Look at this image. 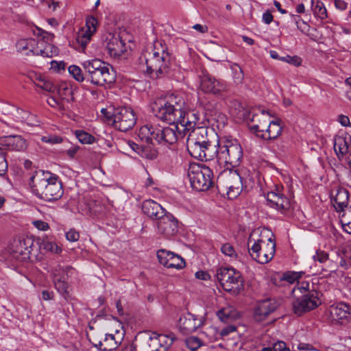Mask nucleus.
<instances>
[{
	"mask_svg": "<svg viewBox=\"0 0 351 351\" xmlns=\"http://www.w3.org/2000/svg\"><path fill=\"white\" fill-rule=\"evenodd\" d=\"M185 106L184 98L179 95L171 94L156 99L151 106L154 114L169 125L146 124L140 128L138 137L147 143L170 145L189 132L186 144H212L207 136V128L195 127L199 119V114L194 110H186Z\"/></svg>",
	"mask_w": 351,
	"mask_h": 351,
	"instance_id": "nucleus-1",
	"label": "nucleus"
},
{
	"mask_svg": "<svg viewBox=\"0 0 351 351\" xmlns=\"http://www.w3.org/2000/svg\"><path fill=\"white\" fill-rule=\"evenodd\" d=\"M33 193L47 202L59 199L63 195L62 184L59 177L49 171L37 170L30 178Z\"/></svg>",
	"mask_w": 351,
	"mask_h": 351,
	"instance_id": "nucleus-2",
	"label": "nucleus"
},
{
	"mask_svg": "<svg viewBox=\"0 0 351 351\" xmlns=\"http://www.w3.org/2000/svg\"><path fill=\"white\" fill-rule=\"evenodd\" d=\"M147 73L152 78H161L174 75L175 64L167 47L161 43H156L152 53L146 58Z\"/></svg>",
	"mask_w": 351,
	"mask_h": 351,
	"instance_id": "nucleus-3",
	"label": "nucleus"
},
{
	"mask_svg": "<svg viewBox=\"0 0 351 351\" xmlns=\"http://www.w3.org/2000/svg\"><path fill=\"white\" fill-rule=\"evenodd\" d=\"M82 65L86 73V81L92 84L104 86L110 85L116 80L113 67L100 59L87 60Z\"/></svg>",
	"mask_w": 351,
	"mask_h": 351,
	"instance_id": "nucleus-4",
	"label": "nucleus"
},
{
	"mask_svg": "<svg viewBox=\"0 0 351 351\" xmlns=\"http://www.w3.org/2000/svg\"><path fill=\"white\" fill-rule=\"evenodd\" d=\"M264 233L267 234V240L263 238L252 242L251 239L248 241V251L252 258L260 264H265L269 262L274 257L276 252V241L274 239V234L269 230H265Z\"/></svg>",
	"mask_w": 351,
	"mask_h": 351,
	"instance_id": "nucleus-5",
	"label": "nucleus"
},
{
	"mask_svg": "<svg viewBox=\"0 0 351 351\" xmlns=\"http://www.w3.org/2000/svg\"><path fill=\"white\" fill-rule=\"evenodd\" d=\"M215 152V156L221 165L236 167L240 164L243 157L242 147L236 139L221 141Z\"/></svg>",
	"mask_w": 351,
	"mask_h": 351,
	"instance_id": "nucleus-6",
	"label": "nucleus"
},
{
	"mask_svg": "<svg viewBox=\"0 0 351 351\" xmlns=\"http://www.w3.org/2000/svg\"><path fill=\"white\" fill-rule=\"evenodd\" d=\"M11 250L12 258L20 263L34 262L42 258L38 253L36 241L29 237L14 240Z\"/></svg>",
	"mask_w": 351,
	"mask_h": 351,
	"instance_id": "nucleus-7",
	"label": "nucleus"
},
{
	"mask_svg": "<svg viewBox=\"0 0 351 351\" xmlns=\"http://www.w3.org/2000/svg\"><path fill=\"white\" fill-rule=\"evenodd\" d=\"M216 185L219 191L226 192L228 198L234 199L242 191L243 181L237 171L227 167L219 174Z\"/></svg>",
	"mask_w": 351,
	"mask_h": 351,
	"instance_id": "nucleus-8",
	"label": "nucleus"
},
{
	"mask_svg": "<svg viewBox=\"0 0 351 351\" xmlns=\"http://www.w3.org/2000/svg\"><path fill=\"white\" fill-rule=\"evenodd\" d=\"M188 177L192 188L197 191H207L215 184L213 171L204 165H191Z\"/></svg>",
	"mask_w": 351,
	"mask_h": 351,
	"instance_id": "nucleus-9",
	"label": "nucleus"
},
{
	"mask_svg": "<svg viewBox=\"0 0 351 351\" xmlns=\"http://www.w3.org/2000/svg\"><path fill=\"white\" fill-rule=\"evenodd\" d=\"M215 276L223 289L234 295L243 289V280L239 271L232 267H220L217 269Z\"/></svg>",
	"mask_w": 351,
	"mask_h": 351,
	"instance_id": "nucleus-10",
	"label": "nucleus"
},
{
	"mask_svg": "<svg viewBox=\"0 0 351 351\" xmlns=\"http://www.w3.org/2000/svg\"><path fill=\"white\" fill-rule=\"evenodd\" d=\"M230 109L232 114L239 119H251L252 122L258 121V123L252 125V128L254 130L257 136H261L260 133L263 134L266 132L270 120L267 118L264 111H262L261 119H259L258 115H253V117L250 118V112L237 101H234L231 103Z\"/></svg>",
	"mask_w": 351,
	"mask_h": 351,
	"instance_id": "nucleus-11",
	"label": "nucleus"
},
{
	"mask_svg": "<svg viewBox=\"0 0 351 351\" xmlns=\"http://www.w3.org/2000/svg\"><path fill=\"white\" fill-rule=\"evenodd\" d=\"M322 293L316 290H312L306 293L293 302V311L298 316L311 311L322 304L320 297Z\"/></svg>",
	"mask_w": 351,
	"mask_h": 351,
	"instance_id": "nucleus-12",
	"label": "nucleus"
},
{
	"mask_svg": "<svg viewBox=\"0 0 351 351\" xmlns=\"http://www.w3.org/2000/svg\"><path fill=\"white\" fill-rule=\"evenodd\" d=\"M325 317L331 324H346L351 321V307L346 302L332 304L326 311Z\"/></svg>",
	"mask_w": 351,
	"mask_h": 351,
	"instance_id": "nucleus-13",
	"label": "nucleus"
},
{
	"mask_svg": "<svg viewBox=\"0 0 351 351\" xmlns=\"http://www.w3.org/2000/svg\"><path fill=\"white\" fill-rule=\"evenodd\" d=\"M136 117L131 108L123 107L114 114L113 125L121 132H127L136 124Z\"/></svg>",
	"mask_w": 351,
	"mask_h": 351,
	"instance_id": "nucleus-14",
	"label": "nucleus"
},
{
	"mask_svg": "<svg viewBox=\"0 0 351 351\" xmlns=\"http://www.w3.org/2000/svg\"><path fill=\"white\" fill-rule=\"evenodd\" d=\"M156 227L159 234L171 238L178 232V221L172 214L167 212L156 222Z\"/></svg>",
	"mask_w": 351,
	"mask_h": 351,
	"instance_id": "nucleus-15",
	"label": "nucleus"
},
{
	"mask_svg": "<svg viewBox=\"0 0 351 351\" xmlns=\"http://www.w3.org/2000/svg\"><path fill=\"white\" fill-rule=\"evenodd\" d=\"M26 55L41 56L43 57L51 58L58 53V49L50 43L43 40H38L34 38L29 39V44Z\"/></svg>",
	"mask_w": 351,
	"mask_h": 351,
	"instance_id": "nucleus-16",
	"label": "nucleus"
},
{
	"mask_svg": "<svg viewBox=\"0 0 351 351\" xmlns=\"http://www.w3.org/2000/svg\"><path fill=\"white\" fill-rule=\"evenodd\" d=\"M279 306L280 302L274 298L258 301L254 309V319L258 322L265 320Z\"/></svg>",
	"mask_w": 351,
	"mask_h": 351,
	"instance_id": "nucleus-17",
	"label": "nucleus"
},
{
	"mask_svg": "<svg viewBox=\"0 0 351 351\" xmlns=\"http://www.w3.org/2000/svg\"><path fill=\"white\" fill-rule=\"evenodd\" d=\"M189 154L199 160H211L215 157V146L213 144H186Z\"/></svg>",
	"mask_w": 351,
	"mask_h": 351,
	"instance_id": "nucleus-18",
	"label": "nucleus"
},
{
	"mask_svg": "<svg viewBox=\"0 0 351 351\" xmlns=\"http://www.w3.org/2000/svg\"><path fill=\"white\" fill-rule=\"evenodd\" d=\"M201 89L205 93L218 95L228 90L229 86L221 80H217L209 75H205L201 80Z\"/></svg>",
	"mask_w": 351,
	"mask_h": 351,
	"instance_id": "nucleus-19",
	"label": "nucleus"
},
{
	"mask_svg": "<svg viewBox=\"0 0 351 351\" xmlns=\"http://www.w3.org/2000/svg\"><path fill=\"white\" fill-rule=\"evenodd\" d=\"M159 263L167 268L182 269L185 261L180 256L165 250H160L157 252Z\"/></svg>",
	"mask_w": 351,
	"mask_h": 351,
	"instance_id": "nucleus-20",
	"label": "nucleus"
},
{
	"mask_svg": "<svg viewBox=\"0 0 351 351\" xmlns=\"http://www.w3.org/2000/svg\"><path fill=\"white\" fill-rule=\"evenodd\" d=\"M202 324L203 321L201 317H197L190 313L182 315L178 322L180 330L184 335L195 331Z\"/></svg>",
	"mask_w": 351,
	"mask_h": 351,
	"instance_id": "nucleus-21",
	"label": "nucleus"
},
{
	"mask_svg": "<svg viewBox=\"0 0 351 351\" xmlns=\"http://www.w3.org/2000/svg\"><path fill=\"white\" fill-rule=\"evenodd\" d=\"M64 272V269L60 265H58L51 270V274L53 276V283L56 290L64 299L67 300L69 298V286L65 280V278L61 276V274Z\"/></svg>",
	"mask_w": 351,
	"mask_h": 351,
	"instance_id": "nucleus-22",
	"label": "nucleus"
},
{
	"mask_svg": "<svg viewBox=\"0 0 351 351\" xmlns=\"http://www.w3.org/2000/svg\"><path fill=\"white\" fill-rule=\"evenodd\" d=\"M142 210L145 215L156 222L167 213L165 208L152 199H147L143 202Z\"/></svg>",
	"mask_w": 351,
	"mask_h": 351,
	"instance_id": "nucleus-23",
	"label": "nucleus"
},
{
	"mask_svg": "<svg viewBox=\"0 0 351 351\" xmlns=\"http://www.w3.org/2000/svg\"><path fill=\"white\" fill-rule=\"evenodd\" d=\"M173 340L174 338L171 336L153 332L149 338L148 346L152 348L150 351H165Z\"/></svg>",
	"mask_w": 351,
	"mask_h": 351,
	"instance_id": "nucleus-24",
	"label": "nucleus"
},
{
	"mask_svg": "<svg viewBox=\"0 0 351 351\" xmlns=\"http://www.w3.org/2000/svg\"><path fill=\"white\" fill-rule=\"evenodd\" d=\"M0 145L10 151H23L26 148V141L21 136H4L1 138Z\"/></svg>",
	"mask_w": 351,
	"mask_h": 351,
	"instance_id": "nucleus-25",
	"label": "nucleus"
},
{
	"mask_svg": "<svg viewBox=\"0 0 351 351\" xmlns=\"http://www.w3.org/2000/svg\"><path fill=\"white\" fill-rule=\"evenodd\" d=\"M348 199L349 195L346 189L339 188L332 191L331 202L337 212H341V210L348 207Z\"/></svg>",
	"mask_w": 351,
	"mask_h": 351,
	"instance_id": "nucleus-26",
	"label": "nucleus"
},
{
	"mask_svg": "<svg viewBox=\"0 0 351 351\" xmlns=\"http://www.w3.org/2000/svg\"><path fill=\"white\" fill-rule=\"evenodd\" d=\"M282 129V127L280 119L269 121L266 132L261 134V137L265 140L276 139L280 135Z\"/></svg>",
	"mask_w": 351,
	"mask_h": 351,
	"instance_id": "nucleus-27",
	"label": "nucleus"
},
{
	"mask_svg": "<svg viewBox=\"0 0 351 351\" xmlns=\"http://www.w3.org/2000/svg\"><path fill=\"white\" fill-rule=\"evenodd\" d=\"M36 241V246L38 247V252L44 250L54 254H60L62 250L55 242L50 241L47 237L38 238Z\"/></svg>",
	"mask_w": 351,
	"mask_h": 351,
	"instance_id": "nucleus-28",
	"label": "nucleus"
},
{
	"mask_svg": "<svg viewBox=\"0 0 351 351\" xmlns=\"http://www.w3.org/2000/svg\"><path fill=\"white\" fill-rule=\"evenodd\" d=\"M93 34L85 31L84 28L80 29L75 37L74 47L79 52L85 53L87 45L90 43Z\"/></svg>",
	"mask_w": 351,
	"mask_h": 351,
	"instance_id": "nucleus-29",
	"label": "nucleus"
},
{
	"mask_svg": "<svg viewBox=\"0 0 351 351\" xmlns=\"http://www.w3.org/2000/svg\"><path fill=\"white\" fill-rule=\"evenodd\" d=\"M121 343V340H116L114 335L107 334L103 341H99L95 346L101 351H112Z\"/></svg>",
	"mask_w": 351,
	"mask_h": 351,
	"instance_id": "nucleus-30",
	"label": "nucleus"
},
{
	"mask_svg": "<svg viewBox=\"0 0 351 351\" xmlns=\"http://www.w3.org/2000/svg\"><path fill=\"white\" fill-rule=\"evenodd\" d=\"M282 186L277 185L274 191L267 192L266 195L267 205L278 211H279L278 200H280V198L282 195Z\"/></svg>",
	"mask_w": 351,
	"mask_h": 351,
	"instance_id": "nucleus-31",
	"label": "nucleus"
},
{
	"mask_svg": "<svg viewBox=\"0 0 351 351\" xmlns=\"http://www.w3.org/2000/svg\"><path fill=\"white\" fill-rule=\"evenodd\" d=\"M217 317L223 322H230L239 317V312L232 306H227L218 311Z\"/></svg>",
	"mask_w": 351,
	"mask_h": 351,
	"instance_id": "nucleus-32",
	"label": "nucleus"
},
{
	"mask_svg": "<svg viewBox=\"0 0 351 351\" xmlns=\"http://www.w3.org/2000/svg\"><path fill=\"white\" fill-rule=\"evenodd\" d=\"M28 77L35 84V85L45 90L51 91L53 88L52 84L47 81L44 77L40 74L35 72H30L28 74Z\"/></svg>",
	"mask_w": 351,
	"mask_h": 351,
	"instance_id": "nucleus-33",
	"label": "nucleus"
},
{
	"mask_svg": "<svg viewBox=\"0 0 351 351\" xmlns=\"http://www.w3.org/2000/svg\"><path fill=\"white\" fill-rule=\"evenodd\" d=\"M108 53L112 57H117L121 55L124 50V44L119 38H113L107 45Z\"/></svg>",
	"mask_w": 351,
	"mask_h": 351,
	"instance_id": "nucleus-34",
	"label": "nucleus"
},
{
	"mask_svg": "<svg viewBox=\"0 0 351 351\" xmlns=\"http://www.w3.org/2000/svg\"><path fill=\"white\" fill-rule=\"evenodd\" d=\"M311 8L316 17L322 20L328 17L327 10L321 0H311Z\"/></svg>",
	"mask_w": 351,
	"mask_h": 351,
	"instance_id": "nucleus-35",
	"label": "nucleus"
},
{
	"mask_svg": "<svg viewBox=\"0 0 351 351\" xmlns=\"http://www.w3.org/2000/svg\"><path fill=\"white\" fill-rule=\"evenodd\" d=\"M334 149L337 154L339 153L341 154H344L348 153V158H350L351 147L348 146L344 138L341 137H338L335 139Z\"/></svg>",
	"mask_w": 351,
	"mask_h": 351,
	"instance_id": "nucleus-36",
	"label": "nucleus"
},
{
	"mask_svg": "<svg viewBox=\"0 0 351 351\" xmlns=\"http://www.w3.org/2000/svg\"><path fill=\"white\" fill-rule=\"evenodd\" d=\"M69 72L73 77L78 82H82L86 80V73H82V69L76 65H71L69 67Z\"/></svg>",
	"mask_w": 351,
	"mask_h": 351,
	"instance_id": "nucleus-37",
	"label": "nucleus"
},
{
	"mask_svg": "<svg viewBox=\"0 0 351 351\" xmlns=\"http://www.w3.org/2000/svg\"><path fill=\"white\" fill-rule=\"evenodd\" d=\"M231 69L233 73L234 82L236 84H241L244 79V74L241 66L238 64L234 63L231 66Z\"/></svg>",
	"mask_w": 351,
	"mask_h": 351,
	"instance_id": "nucleus-38",
	"label": "nucleus"
},
{
	"mask_svg": "<svg viewBox=\"0 0 351 351\" xmlns=\"http://www.w3.org/2000/svg\"><path fill=\"white\" fill-rule=\"evenodd\" d=\"M77 138L83 144H91L95 141V137L84 130H76Z\"/></svg>",
	"mask_w": 351,
	"mask_h": 351,
	"instance_id": "nucleus-39",
	"label": "nucleus"
},
{
	"mask_svg": "<svg viewBox=\"0 0 351 351\" xmlns=\"http://www.w3.org/2000/svg\"><path fill=\"white\" fill-rule=\"evenodd\" d=\"M186 345L191 350L198 349L202 345V341L199 337L191 336L186 339Z\"/></svg>",
	"mask_w": 351,
	"mask_h": 351,
	"instance_id": "nucleus-40",
	"label": "nucleus"
},
{
	"mask_svg": "<svg viewBox=\"0 0 351 351\" xmlns=\"http://www.w3.org/2000/svg\"><path fill=\"white\" fill-rule=\"evenodd\" d=\"M279 204V212L282 214H285L287 211L289 210L291 208V201L290 199L285 195L282 193L280 200H278Z\"/></svg>",
	"mask_w": 351,
	"mask_h": 351,
	"instance_id": "nucleus-41",
	"label": "nucleus"
},
{
	"mask_svg": "<svg viewBox=\"0 0 351 351\" xmlns=\"http://www.w3.org/2000/svg\"><path fill=\"white\" fill-rule=\"evenodd\" d=\"M302 274L295 271H287L283 274L282 280L287 281L289 284H293L295 282H298L299 279L301 278Z\"/></svg>",
	"mask_w": 351,
	"mask_h": 351,
	"instance_id": "nucleus-42",
	"label": "nucleus"
},
{
	"mask_svg": "<svg viewBox=\"0 0 351 351\" xmlns=\"http://www.w3.org/2000/svg\"><path fill=\"white\" fill-rule=\"evenodd\" d=\"M221 252L224 255L232 258H236L237 256L234 247L228 243H224L221 245Z\"/></svg>",
	"mask_w": 351,
	"mask_h": 351,
	"instance_id": "nucleus-43",
	"label": "nucleus"
},
{
	"mask_svg": "<svg viewBox=\"0 0 351 351\" xmlns=\"http://www.w3.org/2000/svg\"><path fill=\"white\" fill-rule=\"evenodd\" d=\"M313 258L315 262L324 263L328 260L329 254L323 250H318L316 251L315 254L313 256Z\"/></svg>",
	"mask_w": 351,
	"mask_h": 351,
	"instance_id": "nucleus-44",
	"label": "nucleus"
},
{
	"mask_svg": "<svg viewBox=\"0 0 351 351\" xmlns=\"http://www.w3.org/2000/svg\"><path fill=\"white\" fill-rule=\"evenodd\" d=\"M97 24V21L96 19L93 16L88 17L86 19V29H84L86 32L93 34L94 32L96 31V25Z\"/></svg>",
	"mask_w": 351,
	"mask_h": 351,
	"instance_id": "nucleus-45",
	"label": "nucleus"
},
{
	"mask_svg": "<svg viewBox=\"0 0 351 351\" xmlns=\"http://www.w3.org/2000/svg\"><path fill=\"white\" fill-rule=\"evenodd\" d=\"M341 212L343 213L340 219L341 223L347 224L351 222V206L341 210Z\"/></svg>",
	"mask_w": 351,
	"mask_h": 351,
	"instance_id": "nucleus-46",
	"label": "nucleus"
},
{
	"mask_svg": "<svg viewBox=\"0 0 351 351\" xmlns=\"http://www.w3.org/2000/svg\"><path fill=\"white\" fill-rule=\"evenodd\" d=\"M41 141L49 144H58L62 141V138L56 135H49L42 136Z\"/></svg>",
	"mask_w": 351,
	"mask_h": 351,
	"instance_id": "nucleus-47",
	"label": "nucleus"
},
{
	"mask_svg": "<svg viewBox=\"0 0 351 351\" xmlns=\"http://www.w3.org/2000/svg\"><path fill=\"white\" fill-rule=\"evenodd\" d=\"M280 60L293 64L294 66H300L302 62L301 58L297 56H287L285 57H282L280 58Z\"/></svg>",
	"mask_w": 351,
	"mask_h": 351,
	"instance_id": "nucleus-48",
	"label": "nucleus"
},
{
	"mask_svg": "<svg viewBox=\"0 0 351 351\" xmlns=\"http://www.w3.org/2000/svg\"><path fill=\"white\" fill-rule=\"evenodd\" d=\"M8 170V162L4 154L0 152V176H3Z\"/></svg>",
	"mask_w": 351,
	"mask_h": 351,
	"instance_id": "nucleus-49",
	"label": "nucleus"
},
{
	"mask_svg": "<svg viewBox=\"0 0 351 351\" xmlns=\"http://www.w3.org/2000/svg\"><path fill=\"white\" fill-rule=\"evenodd\" d=\"M66 238L68 241L74 242L79 239L80 234L74 229H71L67 232H66Z\"/></svg>",
	"mask_w": 351,
	"mask_h": 351,
	"instance_id": "nucleus-50",
	"label": "nucleus"
},
{
	"mask_svg": "<svg viewBox=\"0 0 351 351\" xmlns=\"http://www.w3.org/2000/svg\"><path fill=\"white\" fill-rule=\"evenodd\" d=\"M236 329L237 328L235 326L228 325L221 329V330L219 331V335L221 337H226L230 335V333L236 331Z\"/></svg>",
	"mask_w": 351,
	"mask_h": 351,
	"instance_id": "nucleus-51",
	"label": "nucleus"
},
{
	"mask_svg": "<svg viewBox=\"0 0 351 351\" xmlns=\"http://www.w3.org/2000/svg\"><path fill=\"white\" fill-rule=\"evenodd\" d=\"M33 225L39 230L46 231L49 228V224L41 220L34 221Z\"/></svg>",
	"mask_w": 351,
	"mask_h": 351,
	"instance_id": "nucleus-52",
	"label": "nucleus"
},
{
	"mask_svg": "<svg viewBox=\"0 0 351 351\" xmlns=\"http://www.w3.org/2000/svg\"><path fill=\"white\" fill-rule=\"evenodd\" d=\"M29 39H21L16 43V48L20 51H26L28 49Z\"/></svg>",
	"mask_w": 351,
	"mask_h": 351,
	"instance_id": "nucleus-53",
	"label": "nucleus"
},
{
	"mask_svg": "<svg viewBox=\"0 0 351 351\" xmlns=\"http://www.w3.org/2000/svg\"><path fill=\"white\" fill-rule=\"evenodd\" d=\"M274 351H291L283 341H277L273 345Z\"/></svg>",
	"mask_w": 351,
	"mask_h": 351,
	"instance_id": "nucleus-54",
	"label": "nucleus"
},
{
	"mask_svg": "<svg viewBox=\"0 0 351 351\" xmlns=\"http://www.w3.org/2000/svg\"><path fill=\"white\" fill-rule=\"evenodd\" d=\"M298 289L300 291H305L306 293L311 291L312 290H315L314 289H310V284L307 281H302L301 282L298 281Z\"/></svg>",
	"mask_w": 351,
	"mask_h": 351,
	"instance_id": "nucleus-55",
	"label": "nucleus"
},
{
	"mask_svg": "<svg viewBox=\"0 0 351 351\" xmlns=\"http://www.w3.org/2000/svg\"><path fill=\"white\" fill-rule=\"evenodd\" d=\"M335 6L337 9L343 11L348 8V3L344 0H334Z\"/></svg>",
	"mask_w": 351,
	"mask_h": 351,
	"instance_id": "nucleus-56",
	"label": "nucleus"
},
{
	"mask_svg": "<svg viewBox=\"0 0 351 351\" xmlns=\"http://www.w3.org/2000/svg\"><path fill=\"white\" fill-rule=\"evenodd\" d=\"M17 112L19 115H21V118L23 120L26 121L27 123H29V117L32 116V114H30L28 112L23 110V109H18Z\"/></svg>",
	"mask_w": 351,
	"mask_h": 351,
	"instance_id": "nucleus-57",
	"label": "nucleus"
},
{
	"mask_svg": "<svg viewBox=\"0 0 351 351\" xmlns=\"http://www.w3.org/2000/svg\"><path fill=\"white\" fill-rule=\"evenodd\" d=\"M262 19L263 21L265 24H270L273 21L274 17L271 12L269 10H267L263 13Z\"/></svg>",
	"mask_w": 351,
	"mask_h": 351,
	"instance_id": "nucleus-58",
	"label": "nucleus"
},
{
	"mask_svg": "<svg viewBox=\"0 0 351 351\" xmlns=\"http://www.w3.org/2000/svg\"><path fill=\"white\" fill-rule=\"evenodd\" d=\"M53 292L48 290H43L42 291V299L43 300H50L53 298Z\"/></svg>",
	"mask_w": 351,
	"mask_h": 351,
	"instance_id": "nucleus-59",
	"label": "nucleus"
},
{
	"mask_svg": "<svg viewBox=\"0 0 351 351\" xmlns=\"http://www.w3.org/2000/svg\"><path fill=\"white\" fill-rule=\"evenodd\" d=\"M195 275L197 279L204 280H206L209 278V274L204 271H197Z\"/></svg>",
	"mask_w": 351,
	"mask_h": 351,
	"instance_id": "nucleus-60",
	"label": "nucleus"
},
{
	"mask_svg": "<svg viewBox=\"0 0 351 351\" xmlns=\"http://www.w3.org/2000/svg\"><path fill=\"white\" fill-rule=\"evenodd\" d=\"M79 149L78 146H72L66 150V154L70 158H73Z\"/></svg>",
	"mask_w": 351,
	"mask_h": 351,
	"instance_id": "nucleus-61",
	"label": "nucleus"
},
{
	"mask_svg": "<svg viewBox=\"0 0 351 351\" xmlns=\"http://www.w3.org/2000/svg\"><path fill=\"white\" fill-rule=\"evenodd\" d=\"M128 145L130 146V147L136 153H139L140 151L141 150V147H139L138 145H137L136 143L132 141H129L128 142Z\"/></svg>",
	"mask_w": 351,
	"mask_h": 351,
	"instance_id": "nucleus-62",
	"label": "nucleus"
},
{
	"mask_svg": "<svg viewBox=\"0 0 351 351\" xmlns=\"http://www.w3.org/2000/svg\"><path fill=\"white\" fill-rule=\"evenodd\" d=\"M53 36L52 34H50V33H48L47 32H45V33L41 36L42 39H40V40H43L45 43H49V41L52 40Z\"/></svg>",
	"mask_w": 351,
	"mask_h": 351,
	"instance_id": "nucleus-63",
	"label": "nucleus"
},
{
	"mask_svg": "<svg viewBox=\"0 0 351 351\" xmlns=\"http://www.w3.org/2000/svg\"><path fill=\"white\" fill-rule=\"evenodd\" d=\"M47 104L53 108H56L60 105L59 101L54 97H49L47 99Z\"/></svg>",
	"mask_w": 351,
	"mask_h": 351,
	"instance_id": "nucleus-64",
	"label": "nucleus"
}]
</instances>
